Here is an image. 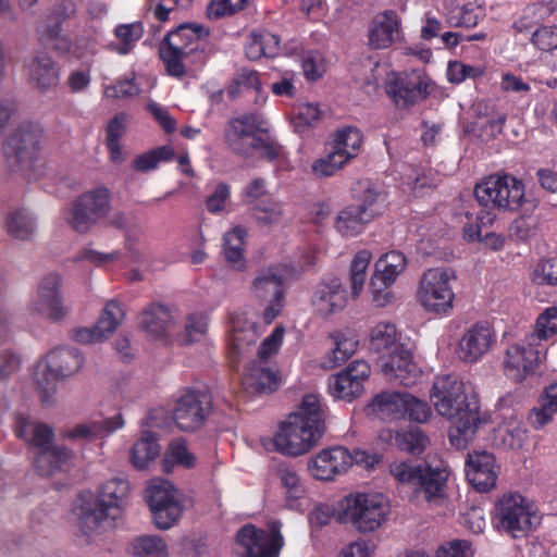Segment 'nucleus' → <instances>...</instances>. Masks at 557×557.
I'll use <instances>...</instances> for the list:
<instances>
[{
	"label": "nucleus",
	"instance_id": "obj_1",
	"mask_svg": "<svg viewBox=\"0 0 557 557\" xmlns=\"http://www.w3.org/2000/svg\"><path fill=\"white\" fill-rule=\"evenodd\" d=\"M430 399L437 414L449 422L448 440L465 449L479 430L491 422V413L480 406V397L471 382L453 375L435 379Z\"/></svg>",
	"mask_w": 557,
	"mask_h": 557
},
{
	"label": "nucleus",
	"instance_id": "obj_2",
	"mask_svg": "<svg viewBox=\"0 0 557 557\" xmlns=\"http://www.w3.org/2000/svg\"><path fill=\"white\" fill-rule=\"evenodd\" d=\"M322 410L320 398L314 394L304 396L297 410L292 412L263 446L286 457L308 454L322 436Z\"/></svg>",
	"mask_w": 557,
	"mask_h": 557
},
{
	"label": "nucleus",
	"instance_id": "obj_3",
	"mask_svg": "<svg viewBox=\"0 0 557 557\" xmlns=\"http://www.w3.org/2000/svg\"><path fill=\"white\" fill-rule=\"evenodd\" d=\"M129 486L127 481L113 479L103 483L99 492H82L74 504L73 516L79 530L88 535L112 525L123 511Z\"/></svg>",
	"mask_w": 557,
	"mask_h": 557
},
{
	"label": "nucleus",
	"instance_id": "obj_4",
	"mask_svg": "<svg viewBox=\"0 0 557 557\" xmlns=\"http://www.w3.org/2000/svg\"><path fill=\"white\" fill-rule=\"evenodd\" d=\"M338 520L362 533L380 529L391 511L388 498L379 492H352L338 504Z\"/></svg>",
	"mask_w": 557,
	"mask_h": 557
},
{
	"label": "nucleus",
	"instance_id": "obj_5",
	"mask_svg": "<svg viewBox=\"0 0 557 557\" xmlns=\"http://www.w3.org/2000/svg\"><path fill=\"white\" fill-rule=\"evenodd\" d=\"M494 528L512 537H522L541 523V515L532 500L519 493L502 495L492 512Z\"/></svg>",
	"mask_w": 557,
	"mask_h": 557
},
{
	"label": "nucleus",
	"instance_id": "obj_6",
	"mask_svg": "<svg viewBox=\"0 0 557 557\" xmlns=\"http://www.w3.org/2000/svg\"><path fill=\"white\" fill-rule=\"evenodd\" d=\"M15 433L18 437L39 448L35 465L42 475L53 473L73 458V453L67 448L52 445V429L45 423L34 422L24 416H18L15 420Z\"/></svg>",
	"mask_w": 557,
	"mask_h": 557
},
{
	"label": "nucleus",
	"instance_id": "obj_7",
	"mask_svg": "<svg viewBox=\"0 0 557 557\" xmlns=\"http://www.w3.org/2000/svg\"><path fill=\"white\" fill-rule=\"evenodd\" d=\"M83 357L75 349L58 348L40 360L34 371V381L40 401L49 405L57 394V382L79 371Z\"/></svg>",
	"mask_w": 557,
	"mask_h": 557
},
{
	"label": "nucleus",
	"instance_id": "obj_8",
	"mask_svg": "<svg viewBox=\"0 0 557 557\" xmlns=\"http://www.w3.org/2000/svg\"><path fill=\"white\" fill-rule=\"evenodd\" d=\"M457 281L456 271L450 268H432L426 270L419 280L417 301L429 313L447 315L454 309V285Z\"/></svg>",
	"mask_w": 557,
	"mask_h": 557
},
{
	"label": "nucleus",
	"instance_id": "obj_9",
	"mask_svg": "<svg viewBox=\"0 0 557 557\" xmlns=\"http://www.w3.org/2000/svg\"><path fill=\"white\" fill-rule=\"evenodd\" d=\"M474 196L480 205L503 212L518 211L525 200L521 180L510 174H493L475 185Z\"/></svg>",
	"mask_w": 557,
	"mask_h": 557
},
{
	"label": "nucleus",
	"instance_id": "obj_10",
	"mask_svg": "<svg viewBox=\"0 0 557 557\" xmlns=\"http://www.w3.org/2000/svg\"><path fill=\"white\" fill-rule=\"evenodd\" d=\"M545 357V347L530 333L508 344L502 358L504 375L513 383H522L533 375Z\"/></svg>",
	"mask_w": 557,
	"mask_h": 557
},
{
	"label": "nucleus",
	"instance_id": "obj_11",
	"mask_svg": "<svg viewBox=\"0 0 557 557\" xmlns=\"http://www.w3.org/2000/svg\"><path fill=\"white\" fill-rule=\"evenodd\" d=\"M146 499L153 523L160 530L171 529L183 515V494L165 479L154 478L149 481Z\"/></svg>",
	"mask_w": 557,
	"mask_h": 557
},
{
	"label": "nucleus",
	"instance_id": "obj_12",
	"mask_svg": "<svg viewBox=\"0 0 557 557\" xmlns=\"http://www.w3.org/2000/svg\"><path fill=\"white\" fill-rule=\"evenodd\" d=\"M268 122L259 113H245L231 119L224 129L225 145L235 153L252 156L260 140L267 135Z\"/></svg>",
	"mask_w": 557,
	"mask_h": 557
},
{
	"label": "nucleus",
	"instance_id": "obj_13",
	"mask_svg": "<svg viewBox=\"0 0 557 557\" xmlns=\"http://www.w3.org/2000/svg\"><path fill=\"white\" fill-rule=\"evenodd\" d=\"M386 94L399 109H408L424 100L433 89L432 81L421 72L391 73L386 82Z\"/></svg>",
	"mask_w": 557,
	"mask_h": 557
},
{
	"label": "nucleus",
	"instance_id": "obj_14",
	"mask_svg": "<svg viewBox=\"0 0 557 557\" xmlns=\"http://www.w3.org/2000/svg\"><path fill=\"white\" fill-rule=\"evenodd\" d=\"M109 212V191L106 188L89 190L81 195L65 211L66 223L78 233L88 232Z\"/></svg>",
	"mask_w": 557,
	"mask_h": 557
},
{
	"label": "nucleus",
	"instance_id": "obj_15",
	"mask_svg": "<svg viewBox=\"0 0 557 557\" xmlns=\"http://www.w3.org/2000/svg\"><path fill=\"white\" fill-rule=\"evenodd\" d=\"M40 137V132L34 127H23L10 135L3 145L10 165L32 170L41 160Z\"/></svg>",
	"mask_w": 557,
	"mask_h": 557
},
{
	"label": "nucleus",
	"instance_id": "obj_16",
	"mask_svg": "<svg viewBox=\"0 0 557 557\" xmlns=\"http://www.w3.org/2000/svg\"><path fill=\"white\" fill-rule=\"evenodd\" d=\"M240 557H278L283 537L276 529L262 530L244 525L236 536Z\"/></svg>",
	"mask_w": 557,
	"mask_h": 557
},
{
	"label": "nucleus",
	"instance_id": "obj_17",
	"mask_svg": "<svg viewBox=\"0 0 557 557\" xmlns=\"http://www.w3.org/2000/svg\"><path fill=\"white\" fill-rule=\"evenodd\" d=\"M497 334L486 322H478L463 331L455 354L465 363H475L487 355L496 344Z\"/></svg>",
	"mask_w": 557,
	"mask_h": 557
},
{
	"label": "nucleus",
	"instance_id": "obj_18",
	"mask_svg": "<svg viewBox=\"0 0 557 557\" xmlns=\"http://www.w3.org/2000/svg\"><path fill=\"white\" fill-rule=\"evenodd\" d=\"M350 450L344 446L320 449L307 461L308 474L322 482L334 481L349 471Z\"/></svg>",
	"mask_w": 557,
	"mask_h": 557
},
{
	"label": "nucleus",
	"instance_id": "obj_19",
	"mask_svg": "<svg viewBox=\"0 0 557 557\" xmlns=\"http://www.w3.org/2000/svg\"><path fill=\"white\" fill-rule=\"evenodd\" d=\"M380 369L389 381H397L404 385H413L421 377L422 371L416 362L413 351L407 343L397 349L380 357Z\"/></svg>",
	"mask_w": 557,
	"mask_h": 557
},
{
	"label": "nucleus",
	"instance_id": "obj_20",
	"mask_svg": "<svg viewBox=\"0 0 557 557\" xmlns=\"http://www.w3.org/2000/svg\"><path fill=\"white\" fill-rule=\"evenodd\" d=\"M370 374L371 368L368 362L355 360L330 377V393L337 399L351 401L362 395Z\"/></svg>",
	"mask_w": 557,
	"mask_h": 557
},
{
	"label": "nucleus",
	"instance_id": "obj_21",
	"mask_svg": "<svg viewBox=\"0 0 557 557\" xmlns=\"http://www.w3.org/2000/svg\"><path fill=\"white\" fill-rule=\"evenodd\" d=\"M448 478V467L443 462L436 466L424 465L412 488V494L430 505H442L447 498Z\"/></svg>",
	"mask_w": 557,
	"mask_h": 557
},
{
	"label": "nucleus",
	"instance_id": "obj_22",
	"mask_svg": "<svg viewBox=\"0 0 557 557\" xmlns=\"http://www.w3.org/2000/svg\"><path fill=\"white\" fill-rule=\"evenodd\" d=\"M211 407L210 396L200 391H187L177 400L174 420L182 431H195L201 426Z\"/></svg>",
	"mask_w": 557,
	"mask_h": 557
},
{
	"label": "nucleus",
	"instance_id": "obj_23",
	"mask_svg": "<svg viewBox=\"0 0 557 557\" xmlns=\"http://www.w3.org/2000/svg\"><path fill=\"white\" fill-rule=\"evenodd\" d=\"M125 312L117 301H109L92 327H81L72 332V338L79 344H96L106 341L120 326Z\"/></svg>",
	"mask_w": 557,
	"mask_h": 557
},
{
	"label": "nucleus",
	"instance_id": "obj_24",
	"mask_svg": "<svg viewBox=\"0 0 557 557\" xmlns=\"http://www.w3.org/2000/svg\"><path fill=\"white\" fill-rule=\"evenodd\" d=\"M60 283L61 278L58 274H49L41 280L30 304L32 312L52 321H59L66 315L67 308L59 295Z\"/></svg>",
	"mask_w": 557,
	"mask_h": 557
},
{
	"label": "nucleus",
	"instance_id": "obj_25",
	"mask_svg": "<svg viewBox=\"0 0 557 557\" xmlns=\"http://www.w3.org/2000/svg\"><path fill=\"white\" fill-rule=\"evenodd\" d=\"M403 37L401 20L395 11L376 14L368 25L367 45L374 50H385Z\"/></svg>",
	"mask_w": 557,
	"mask_h": 557
},
{
	"label": "nucleus",
	"instance_id": "obj_26",
	"mask_svg": "<svg viewBox=\"0 0 557 557\" xmlns=\"http://www.w3.org/2000/svg\"><path fill=\"white\" fill-rule=\"evenodd\" d=\"M498 469L495 457L488 451H474L468 455L466 475L478 492L485 493L496 486Z\"/></svg>",
	"mask_w": 557,
	"mask_h": 557
},
{
	"label": "nucleus",
	"instance_id": "obj_27",
	"mask_svg": "<svg viewBox=\"0 0 557 557\" xmlns=\"http://www.w3.org/2000/svg\"><path fill=\"white\" fill-rule=\"evenodd\" d=\"M347 300V292L341 280L332 278L315 286L311 304L317 313L329 317L343 310Z\"/></svg>",
	"mask_w": 557,
	"mask_h": 557
},
{
	"label": "nucleus",
	"instance_id": "obj_28",
	"mask_svg": "<svg viewBox=\"0 0 557 557\" xmlns=\"http://www.w3.org/2000/svg\"><path fill=\"white\" fill-rule=\"evenodd\" d=\"M293 274L287 265H275L260 270L251 284V293L258 299H268L273 295H281L284 282Z\"/></svg>",
	"mask_w": 557,
	"mask_h": 557
},
{
	"label": "nucleus",
	"instance_id": "obj_29",
	"mask_svg": "<svg viewBox=\"0 0 557 557\" xmlns=\"http://www.w3.org/2000/svg\"><path fill=\"white\" fill-rule=\"evenodd\" d=\"M256 313L251 310L237 311L231 319V342L233 348L242 352L246 346L255 344L260 335L256 322Z\"/></svg>",
	"mask_w": 557,
	"mask_h": 557
},
{
	"label": "nucleus",
	"instance_id": "obj_30",
	"mask_svg": "<svg viewBox=\"0 0 557 557\" xmlns=\"http://www.w3.org/2000/svg\"><path fill=\"white\" fill-rule=\"evenodd\" d=\"M274 478L284 492L286 507L299 510L306 487L298 472L293 467L282 463L275 468Z\"/></svg>",
	"mask_w": 557,
	"mask_h": 557
},
{
	"label": "nucleus",
	"instance_id": "obj_31",
	"mask_svg": "<svg viewBox=\"0 0 557 557\" xmlns=\"http://www.w3.org/2000/svg\"><path fill=\"white\" fill-rule=\"evenodd\" d=\"M363 136L359 128L346 126L335 131L330 141L331 150L345 164L355 159L361 149Z\"/></svg>",
	"mask_w": 557,
	"mask_h": 557
},
{
	"label": "nucleus",
	"instance_id": "obj_32",
	"mask_svg": "<svg viewBox=\"0 0 557 557\" xmlns=\"http://www.w3.org/2000/svg\"><path fill=\"white\" fill-rule=\"evenodd\" d=\"M173 325V317L163 305H151L140 314V327L152 338L168 336Z\"/></svg>",
	"mask_w": 557,
	"mask_h": 557
},
{
	"label": "nucleus",
	"instance_id": "obj_33",
	"mask_svg": "<svg viewBox=\"0 0 557 557\" xmlns=\"http://www.w3.org/2000/svg\"><path fill=\"white\" fill-rule=\"evenodd\" d=\"M124 418L121 413L113 417L79 423L67 430L69 438L95 440L107 437L124 426Z\"/></svg>",
	"mask_w": 557,
	"mask_h": 557
},
{
	"label": "nucleus",
	"instance_id": "obj_34",
	"mask_svg": "<svg viewBox=\"0 0 557 557\" xmlns=\"http://www.w3.org/2000/svg\"><path fill=\"white\" fill-rule=\"evenodd\" d=\"M209 34V28L201 24H183L166 36L165 44L184 53H190L199 48L201 40Z\"/></svg>",
	"mask_w": 557,
	"mask_h": 557
},
{
	"label": "nucleus",
	"instance_id": "obj_35",
	"mask_svg": "<svg viewBox=\"0 0 557 557\" xmlns=\"http://www.w3.org/2000/svg\"><path fill=\"white\" fill-rule=\"evenodd\" d=\"M525 433L520 419L510 413L494 429L493 443L504 449H519L525 441Z\"/></svg>",
	"mask_w": 557,
	"mask_h": 557
},
{
	"label": "nucleus",
	"instance_id": "obj_36",
	"mask_svg": "<svg viewBox=\"0 0 557 557\" xmlns=\"http://www.w3.org/2000/svg\"><path fill=\"white\" fill-rule=\"evenodd\" d=\"M246 236L247 231L242 226H235L225 233L223 237L222 252L230 268L243 271L246 269Z\"/></svg>",
	"mask_w": 557,
	"mask_h": 557
},
{
	"label": "nucleus",
	"instance_id": "obj_37",
	"mask_svg": "<svg viewBox=\"0 0 557 557\" xmlns=\"http://www.w3.org/2000/svg\"><path fill=\"white\" fill-rule=\"evenodd\" d=\"M401 334L389 322H379L369 332L367 344L371 351L381 356L392 352L403 344Z\"/></svg>",
	"mask_w": 557,
	"mask_h": 557
},
{
	"label": "nucleus",
	"instance_id": "obj_38",
	"mask_svg": "<svg viewBox=\"0 0 557 557\" xmlns=\"http://www.w3.org/2000/svg\"><path fill=\"white\" fill-rule=\"evenodd\" d=\"M405 393L399 391L379 393L368 406L369 412L382 420H401Z\"/></svg>",
	"mask_w": 557,
	"mask_h": 557
},
{
	"label": "nucleus",
	"instance_id": "obj_39",
	"mask_svg": "<svg viewBox=\"0 0 557 557\" xmlns=\"http://www.w3.org/2000/svg\"><path fill=\"white\" fill-rule=\"evenodd\" d=\"M30 81L40 89H49L57 86L60 74L57 65L45 53L35 55L28 64Z\"/></svg>",
	"mask_w": 557,
	"mask_h": 557
},
{
	"label": "nucleus",
	"instance_id": "obj_40",
	"mask_svg": "<svg viewBox=\"0 0 557 557\" xmlns=\"http://www.w3.org/2000/svg\"><path fill=\"white\" fill-rule=\"evenodd\" d=\"M243 385L250 393H271L278 387L280 380L269 367L252 364L244 374Z\"/></svg>",
	"mask_w": 557,
	"mask_h": 557
},
{
	"label": "nucleus",
	"instance_id": "obj_41",
	"mask_svg": "<svg viewBox=\"0 0 557 557\" xmlns=\"http://www.w3.org/2000/svg\"><path fill=\"white\" fill-rule=\"evenodd\" d=\"M407 265L406 256L400 251L392 250L375 261L372 276L385 281L387 284H394L405 273Z\"/></svg>",
	"mask_w": 557,
	"mask_h": 557
},
{
	"label": "nucleus",
	"instance_id": "obj_42",
	"mask_svg": "<svg viewBox=\"0 0 557 557\" xmlns=\"http://www.w3.org/2000/svg\"><path fill=\"white\" fill-rule=\"evenodd\" d=\"M245 51L253 61L262 57L274 58L281 51L280 38L269 32L251 33L246 39Z\"/></svg>",
	"mask_w": 557,
	"mask_h": 557
},
{
	"label": "nucleus",
	"instance_id": "obj_43",
	"mask_svg": "<svg viewBox=\"0 0 557 557\" xmlns=\"http://www.w3.org/2000/svg\"><path fill=\"white\" fill-rule=\"evenodd\" d=\"M330 338L333 342V348L324 362L326 368H334L341 364L357 351L359 342L352 332H334L330 335Z\"/></svg>",
	"mask_w": 557,
	"mask_h": 557
},
{
	"label": "nucleus",
	"instance_id": "obj_44",
	"mask_svg": "<svg viewBox=\"0 0 557 557\" xmlns=\"http://www.w3.org/2000/svg\"><path fill=\"white\" fill-rule=\"evenodd\" d=\"M127 552L134 557H169L166 542L159 535L145 534L133 539Z\"/></svg>",
	"mask_w": 557,
	"mask_h": 557
},
{
	"label": "nucleus",
	"instance_id": "obj_45",
	"mask_svg": "<svg viewBox=\"0 0 557 557\" xmlns=\"http://www.w3.org/2000/svg\"><path fill=\"white\" fill-rule=\"evenodd\" d=\"M159 454L160 445L157 437L150 432H145L132 447L131 462L136 469L144 470Z\"/></svg>",
	"mask_w": 557,
	"mask_h": 557
},
{
	"label": "nucleus",
	"instance_id": "obj_46",
	"mask_svg": "<svg viewBox=\"0 0 557 557\" xmlns=\"http://www.w3.org/2000/svg\"><path fill=\"white\" fill-rule=\"evenodd\" d=\"M251 215L260 228L271 230L283 221L284 205L274 198L261 200L252 208Z\"/></svg>",
	"mask_w": 557,
	"mask_h": 557
},
{
	"label": "nucleus",
	"instance_id": "obj_47",
	"mask_svg": "<svg viewBox=\"0 0 557 557\" xmlns=\"http://www.w3.org/2000/svg\"><path fill=\"white\" fill-rule=\"evenodd\" d=\"M367 223L369 221L364 220L359 209L355 205H350L337 213L334 227L343 237H355L363 232Z\"/></svg>",
	"mask_w": 557,
	"mask_h": 557
},
{
	"label": "nucleus",
	"instance_id": "obj_48",
	"mask_svg": "<svg viewBox=\"0 0 557 557\" xmlns=\"http://www.w3.org/2000/svg\"><path fill=\"white\" fill-rule=\"evenodd\" d=\"M8 233L16 239H29L36 232V221L25 209L10 211L5 218Z\"/></svg>",
	"mask_w": 557,
	"mask_h": 557
},
{
	"label": "nucleus",
	"instance_id": "obj_49",
	"mask_svg": "<svg viewBox=\"0 0 557 557\" xmlns=\"http://www.w3.org/2000/svg\"><path fill=\"white\" fill-rule=\"evenodd\" d=\"M372 260V253L369 250L358 251L349 265L350 293L354 298H358L363 290L367 280V272Z\"/></svg>",
	"mask_w": 557,
	"mask_h": 557
},
{
	"label": "nucleus",
	"instance_id": "obj_50",
	"mask_svg": "<svg viewBox=\"0 0 557 557\" xmlns=\"http://www.w3.org/2000/svg\"><path fill=\"white\" fill-rule=\"evenodd\" d=\"M323 109L319 103L302 102L295 107L292 125L297 133H305L315 126L323 116Z\"/></svg>",
	"mask_w": 557,
	"mask_h": 557
},
{
	"label": "nucleus",
	"instance_id": "obj_51",
	"mask_svg": "<svg viewBox=\"0 0 557 557\" xmlns=\"http://www.w3.org/2000/svg\"><path fill=\"white\" fill-rule=\"evenodd\" d=\"M401 420L424 424L431 421L433 411L430 404L408 392L405 393Z\"/></svg>",
	"mask_w": 557,
	"mask_h": 557
},
{
	"label": "nucleus",
	"instance_id": "obj_52",
	"mask_svg": "<svg viewBox=\"0 0 557 557\" xmlns=\"http://www.w3.org/2000/svg\"><path fill=\"white\" fill-rule=\"evenodd\" d=\"M176 466L184 468H193L196 466L195 455L189 451L183 441L173 442L168 447L162 460V469L164 472H171Z\"/></svg>",
	"mask_w": 557,
	"mask_h": 557
},
{
	"label": "nucleus",
	"instance_id": "obj_53",
	"mask_svg": "<svg viewBox=\"0 0 557 557\" xmlns=\"http://www.w3.org/2000/svg\"><path fill=\"white\" fill-rule=\"evenodd\" d=\"M49 45L59 52H70L77 59L85 58L88 53H94V45L84 41L73 46L69 39L60 33V29H53L48 35Z\"/></svg>",
	"mask_w": 557,
	"mask_h": 557
},
{
	"label": "nucleus",
	"instance_id": "obj_54",
	"mask_svg": "<svg viewBox=\"0 0 557 557\" xmlns=\"http://www.w3.org/2000/svg\"><path fill=\"white\" fill-rule=\"evenodd\" d=\"M539 343L557 336V307L546 308L536 319L533 332H530Z\"/></svg>",
	"mask_w": 557,
	"mask_h": 557
},
{
	"label": "nucleus",
	"instance_id": "obj_55",
	"mask_svg": "<svg viewBox=\"0 0 557 557\" xmlns=\"http://www.w3.org/2000/svg\"><path fill=\"white\" fill-rule=\"evenodd\" d=\"M209 326L208 315L203 312H194L186 317L185 331L182 341L193 344L205 338Z\"/></svg>",
	"mask_w": 557,
	"mask_h": 557
},
{
	"label": "nucleus",
	"instance_id": "obj_56",
	"mask_svg": "<svg viewBox=\"0 0 557 557\" xmlns=\"http://www.w3.org/2000/svg\"><path fill=\"white\" fill-rule=\"evenodd\" d=\"M385 197L375 187H369L364 190L361 202L355 205L360 213L364 216V220L372 221L379 215L384 208Z\"/></svg>",
	"mask_w": 557,
	"mask_h": 557
},
{
	"label": "nucleus",
	"instance_id": "obj_57",
	"mask_svg": "<svg viewBox=\"0 0 557 557\" xmlns=\"http://www.w3.org/2000/svg\"><path fill=\"white\" fill-rule=\"evenodd\" d=\"M250 0H210L206 15L209 20H220L234 15L248 5Z\"/></svg>",
	"mask_w": 557,
	"mask_h": 557
},
{
	"label": "nucleus",
	"instance_id": "obj_58",
	"mask_svg": "<svg viewBox=\"0 0 557 557\" xmlns=\"http://www.w3.org/2000/svg\"><path fill=\"white\" fill-rule=\"evenodd\" d=\"M174 157V150L170 146H162L138 156L134 160L137 171L147 172L158 166L160 162L170 161Z\"/></svg>",
	"mask_w": 557,
	"mask_h": 557
},
{
	"label": "nucleus",
	"instance_id": "obj_59",
	"mask_svg": "<svg viewBox=\"0 0 557 557\" xmlns=\"http://www.w3.org/2000/svg\"><path fill=\"white\" fill-rule=\"evenodd\" d=\"M396 441L401 450L417 456L430 445L429 437L419 429L397 434Z\"/></svg>",
	"mask_w": 557,
	"mask_h": 557
},
{
	"label": "nucleus",
	"instance_id": "obj_60",
	"mask_svg": "<svg viewBox=\"0 0 557 557\" xmlns=\"http://www.w3.org/2000/svg\"><path fill=\"white\" fill-rule=\"evenodd\" d=\"M424 465H417L411 461H394L389 466L392 476L400 484L413 488Z\"/></svg>",
	"mask_w": 557,
	"mask_h": 557
},
{
	"label": "nucleus",
	"instance_id": "obj_61",
	"mask_svg": "<svg viewBox=\"0 0 557 557\" xmlns=\"http://www.w3.org/2000/svg\"><path fill=\"white\" fill-rule=\"evenodd\" d=\"M302 73L307 81L315 82L326 72L324 57L318 51H308L301 55Z\"/></svg>",
	"mask_w": 557,
	"mask_h": 557
},
{
	"label": "nucleus",
	"instance_id": "obj_62",
	"mask_svg": "<svg viewBox=\"0 0 557 557\" xmlns=\"http://www.w3.org/2000/svg\"><path fill=\"white\" fill-rule=\"evenodd\" d=\"M115 36L121 41L116 48L120 54H126L143 36V26L139 23L124 24L115 28Z\"/></svg>",
	"mask_w": 557,
	"mask_h": 557
},
{
	"label": "nucleus",
	"instance_id": "obj_63",
	"mask_svg": "<svg viewBox=\"0 0 557 557\" xmlns=\"http://www.w3.org/2000/svg\"><path fill=\"white\" fill-rule=\"evenodd\" d=\"M484 73L483 66H472L459 61H450L447 65V79L454 84H460L467 78H479Z\"/></svg>",
	"mask_w": 557,
	"mask_h": 557
},
{
	"label": "nucleus",
	"instance_id": "obj_64",
	"mask_svg": "<svg viewBox=\"0 0 557 557\" xmlns=\"http://www.w3.org/2000/svg\"><path fill=\"white\" fill-rule=\"evenodd\" d=\"M346 164L330 150V152L317 159L311 165V172L315 177H329L341 171Z\"/></svg>",
	"mask_w": 557,
	"mask_h": 557
}]
</instances>
